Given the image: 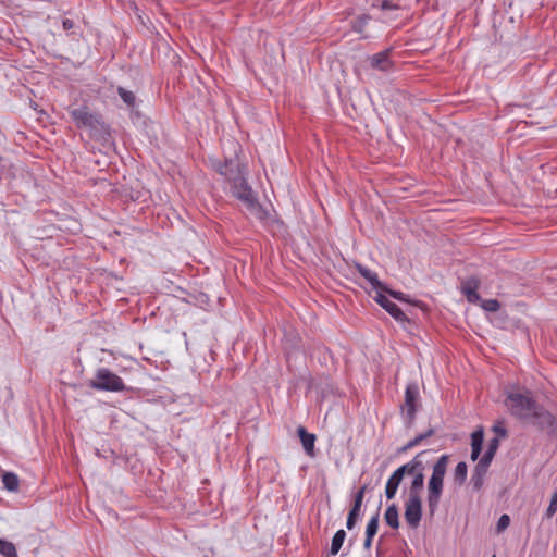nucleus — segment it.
Instances as JSON below:
<instances>
[{
    "mask_svg": "<svg viewBox=\"0 0 557 557\" xmlns=\"http://www.w3.org/2000/svg\"><path fill=\"white\" fill-rule=\"evenodd\" d=\"M505 404L511 414L519 419L529 421L542 429L554 425V417L534 400L531 392H511L507 395Z\"/></svg>",
    "mask_w": 557,
    "mask_h": 557,
    "instance_id": "nucleus-1",
    "label": "nucleus"
},
{
    "mask_svg": "<svg viewBox=\"0 0 557 557\" xmlns=\"http://www.w3.org/2000/svg\"><path fill=\"white\" fill-rule=\"evenodd\" d=\"M448 462L449 456L442 455L433 466L432 474L428 482V506L431 513H433L438 507Z\"/></svg>",
    "mask_w": 557,
    "mask_h": 557,
    "instance_id": "nucleus-2",
    "label": "nucleus"
},
{
    "mask_svg": "<svg viewBox=\"0 0 557 557\" xmlns=\"http://www.w3.org/2000/svg\"><path fill=\"white\" fill-rule=\"evenodd\" d=\"M69 114L77 127L88 128L92 136L102 135L108 132L101 116L91 113L87 107L69 108Z\"/></svg>",
    "mask_w": 557,
    "mask_h": 557,
    "instance_id": "nucleus-3",
    "label": "nucleus"
},
{
    "mask_svg": "<svg viewBox=\"0 0 557 557\" xmlns=\"http://www.w3.org/2000/svg\"><path fill=\"white\" fill-rule=\"evenodd\" d=\"M232 183L233 196L245 205L250 214L255 215L257 219H263L264 211L258 202L251 187L247 184L245 176L236 178Z\"/></svg>",
    "mask_w": 557,
    "mask_h": 557,
    "instance_id": "nucleus-4",
    "label": "nucleus"
},
{
    "mask_svg": "<svg viewBox=\"0 0 557 557\" xmlns=\"http://www.w3.org/2000/svg\"><path fill=\"white\" fill-rule=\"evenodd\" d=\"M89 386L107 392H123L126 388L123 380L107 368H99L96 371L95 379L89 382Z\"/></svg>",
    "mask_w": 557,
    "mask_h": 557,
    "instance_id": "nucleus-5",
    "label": "nucleus"
},
{
    "mask_svg": "<svg viewBox=\"0 0 557 557\" xmlns=\"http://www.w3.org/2000/svg\"><path fill=\"white\" fill-rule=\"evenodd\" d=\"M234 148L235 157L225 158L223 162L219 160L212 161L215 171L231 182L244 177L246 173L245 164H243L237 157V148H239V145L235 143Z\"/></svg>",
    "mask_w": 557,
    "mask_h": 557,
    "instance_id": "nucleus-6",
    "label": "nucleus"
},
{
    "mask_svg": "<svg viewBox=\"0 0 557 557\" xmlns=\"http://www.w3.org/2000/svg\"><path fill=\"white\" fill-rule=\"evenodd\" d=\"M419 405V387L416 383H410L407 385L405 391V403L401 407L403 412H405L406 417L411 423L416 417V412Z\"/></svg>",
    "mask_w": 557,
    "mask_h": 557,
    "instance_id": "nucleus-7",
    "label": "nucleus"
},
{
    "mask_svg": "<svg viewBox=\"0 0 557 557\" xmlns=\"http://www.w3.org/2000/svg\"><path fill=\"white\" fill-rule=\"evenodd\" d=\"M422 518L421 498H409L405 503V520L412 529L419 527Z\"/></svg>",
    "mask_w": 557,
    "mask_h": 557,
    "instance_id": "nucleus-8",
    "label": "nucleus"
},
{
    "mask_svg": "<svg viewBox=\"0 0 557 557\" xmlns=\"http://www.w3.org/2000/svg\"><path fill=\"white\" fill-rule=\"evenodd\" d=\"M367 486H362L355 495L354 505L348 513L346 528L348 530H352L357 523L358 518L360 517L361 506L363 502V496L366 493Z\"/></svg>",
    "mask_w": 557,
    "mask_h": 557,
    "instance_id": "nucleus-9",
    "label": "nucleus"
},
{
    "mask_svg": "<svg viewBox=\"0 0 557 557\" xmlns=\"http://www.w3.org/2000/svg\"><path fill=\"white\" fill-rule=\"evenodd\" d=\"M376 302L384 308L395 320L404 322L407 320L403 310L392 300H389L381 290L377 292L375 297Z\"/></svg>",
    "mask_w": 557,
    "mask_h": 557,
    "instance_id": "nucleus-10",
    "label": "nucleus"
},
{
    "mask_svg": "<svg viewBox=\"0 0 557 557\" xmlns=\"http://www.w3.org/2000/svg\"><path fill=\"white\" fill-rule=\"evenodd\" d=\"M480 286V281L475 277H470L461 283V292L469 302L475 304L480 301V295L476 293Z\"/></svg>",
    "mask_w": 557,
    "mask_h": 557,
    "instance_id": "nucleus-11",
    "label": "nucleus"
},
{
    "mask_svg": "<svg viewBox=\"0 0 557 557\" xmlns=\"http://www.w3.org/2000/svg\"><path fill=\"white\" fill-rule=\"evenodd\" d=\"M389 50H384L375 53L371 58V66L383 72H387L392 69L393 62L389 59Z\"/></svg>",
    "mask_w": 557,
    "mask_h": 557,
    "instance_id": "nucleus-12",
    "label": "nucleus"
},
{
    "mask_svg": "<svg viewBox=\"0 0 557 557\" xmlns=\"http://www.w3.org/2000/svg\"><path fill=\"white\" fill-rule=\"evenodd\" d=\"M297 433L299 435V438H300V442H301L305 453L308 456L313 457L314 456L315 435L307 432V430L304 426H298Z\"/></svg>",
    "mask_w": 557,
    "mask_h": 557,
    "instance_id": "nucleus-13",
    "label": "nucleus"
},
{
    "mask_svg": "<svg viewBox=\"0 0 557 557\" xmlns=\"http://www.w3.org/2000/svg\"><path fill=\"white\" fill-rule=\"evenodd\" d=\"M423 453L418 454L411 461L407 462L406 465H403L401 467L397 468L395 471L397 473L400 472V476L404 479L405 474H411L414 475L419 471H423V463L420 460V456Z\"/></svg>",
    "mask_w": 557,
    "mask_h": 557,
    "instance_id": "nucleus-14",
    "label": "nucleus"
},
{
    "mask_svg": "<svg viewBox=\"0 0 557 557\" xmlns=\"http://www.w3.org/2000/svg\"><path fill=\"white\" fill-rule=\"evenodd\" d=\"M484 441V433L482 429L475 430L471 434V459L473 461L478 460L482 450V445Z\"/></svg>",
    "mask_w": 557,
    "mask_h": 557,
    "instance_id": "nucleus-15",
    "label": "nucleus"
},
{
    "mask_svg": "<svg viewBox=\"0 0 557 557\" xmlns=\"http://www.w3.org/2000/svg\"><path fill=\"white\" fill-rule=\"evenodd\" d=\"M357 270L360 273V275L362 277H364L372 285V287L374 289H376L377 292L384 289V286L379 281L376 273H374L373 271H371L370 269H368L367 267H363L361 264H357Z\"/></svg>",
    "mask_w": 557,
    "mask_h": 557,
    "instance_id": "nucleus-16",
    "label": "nucleus"
},
{
    "mask_svg": "<svg viewBox=\"0 0 557 557\" xmlns=\"http://www.w3.org/2000/svg\"><path fill=\"white\" fill-rule=\"evenodd\" d=\"M424 485V474L423 471H419L413 475V480L411 481L409 487V498H421L420 493Z\"/></svg>",
    "mask_w": 557,
    "mask_h": 557,
    "instance_id": "nucleus-17",
    "label": "nucleus"
},
{
    "mask_svg": "<svg viewBox=\"0 0 557 557\" xmlns=\"http://www.w3.org/2000/svg\"><path fill=\"white\" fill-rule=\"evenodd\" d=\"M384 519L391 528L398 529V527H399L398 508L395 504H392L387 507L385 515H384Z\"/></svg>",
    "mask_w": 557,
    "mask_h": 557,
    "instance_id": "nucleus-18",
    "label": "nucleus"
},
{
    "mask_svg": "<svg viewBox=\"0 0 557 557\" xmlns=\"http://www.w3.org/2000/svg\"><path fill=\"white\" fill-rule=\"evenodd\" d=\"M434 435V429L430 428L426 432L417 435L414 438L409 441L405 446L399 449V453L408 451L409 449L418 446L422 441Z\"/></svg>",
    "mask_w": 557,
    "mask_h": 557,
    "instance_id": "nucleus-19",
    "label": "nucleus"
},
{
    "mask_svg": "<svg viewBox=\"0 0 557 557\" xmlns=\"http://www.w3.org/2000/svg\"><path fill=\"white\" fill-rule=\"evenodd\" d=\"M2 483L8 491L16 492L18 490L20 480L15 473L4 472L2 474Z\"/></svg>",
    "mask_w": 557,
    "mask_h": 557,
    "instance_id": "nucleus-20",
    "label": "nucleus"
},
{
    "mask_svg": "<svg viewBox=\"0 0 557 557\" xmlns=\"http://www.w3.org/2000/svg\"><path fill=\"white\" fill-rule=\"evenodd\" d=\"M467 474H468L467 463L465 461L458 462L455 468V471H454V482L458 486H461L466 482Z\"/></svg>",
    "mask_w": 557,
    "mask_h": 557,
    "instance_id": "nucleus-21",
    "label": "nucleus"
},
{
    "mask_svg": "<svg viewBox=\"0 0 557 557\" xmlns=\"http://www.w3.org/2000/svg\"><path fill=\"white\" fill-rule=\"evenodd\" d=\"M345 539H346V532L344 530H338L334 534V536L332 539L331 550H330L331 555H336L339 552Z\"/></svg>",
    "mask_w": 557,
    "mask_h": 557,
    "instance_id": "nucleus-22",
    "label": "nucleus"
},
{
    "mask_svg": "<svg viewBox=\"0 0 557 557\" xmlns=\"http://www.w3.org/2000/svg\"><path fill=\"white\" fill-rule=\"evenodd\" d=\"M0 555L3 557H17L15 545L12 542L0 539Z\"/></svg>",
    "mask_w": 557,
    "mask_h": 557,
    "instance_id": "nucleus-23",
    "label": "nucleus"
},
{
    "mask_svg": "<svg viewBox=\"0 0 557 557\" xmlns=\"http://www.w3.org/2000/svg\"><path fill=\"white\" fill-rule=\"evenodd\" d=\"M369 21H370V16L367 14L357 16L352 21V29L355 32L361 34L364 30L366 26L368 25Z\"/></svg>",
    "mask_w": 557,
    "mask_h": 557,
    "instance_id": "nucleus-24",
    "label": "nucleus"
},
{
    "mask_svg": "<svg viewBox=\"0 0 557 557\" xmlns=\"http://www.w3.org/2000/svg\"><path fill=\"white\" fill-rule=\"evenodd\" d=\"M379 518H380V515H379V511L369 520L368 524H367V529H366V535L367 536H372L374 537V535L376 534L377 532V529H379Z\"/></svg>",
    "mask_w": 557,
    "mask_h": 557,
    "instance_id": "nucleus-25",
    "label": "nucleus"
},
{
    "mask_svg": "<svg viewBox=\"0 0 557 557\" xmlns=\"http://www.w3.org/2000/svg\"><path fill=\"white\" fill-rule=\"evenodd\" d=\"M117 92H119L120 97L122 98V100L127 106H134V103H135V95L132 91L126 90V89H124L122 87H119Z\"/></svg>",
    "mask_w": 557,
    "mask_h": 557,
    "instance_id": "nucleus-26",
    "label": "nucleus"
},
{
    "mask_svg": "<svg viewBox=\"0 0 557 557\" xmlns=\"http://www.w3.org/2000/svg\"><path fill=\"white\" fill-rule=\"evenodd\" d=\"M556 511H557V490L552 495L549 505H548V507L546 509V512H545L544 517L546 519H550L556 513Z\"/></svg>",
    "mask_w": 557,
    "mask_h": 557,
    "instance_id": "nucleus-27",
    "label": "nucleus"
},
{
    "mask_svg": "<svg viewBox=\"0 0 557 557\" xmlns=\"http://www.w3.org/2000/svg\"><path fill=\"white\" fill-rule=\"evenodd\" d=\"M482 308L485 310V311H488V312H496L499 310L500 308V304L498 300L496 299H487V300H482V304H481Z\"/></svg>",
    "mask_w": 557,
    "mask_h": 557,
    "instance_id": "nucleus-28",
    "label": "nucleus"
},
{
    "mask_svg": "<svg viewBox=\"0 0 557 557\" xmlns=\"http://www.w3.org/2000/svg\"><path fill=\"white\" fill-rule=\"evenodd\" d=\"M509 523H510V517L506 513L502 515L497 521L496 531L498 533H502L509 527Z\"/></svg>",
    "mask_w": 557,
    "mask_h": 557,
    "instance_id": "nucleus-29",
    "label": "nucleus"
},
{
    "mask_svg": "<svg viewBox=\"0 0 557 557\" xmlns=\"http://www.w3.org/2000/svg\"><path fill=\"white\" fill-rule=\"evenodd\" d=\"M484 478L485 475H482V474H478V473H472V476H471V483H472V486H473V490L475 491H480L484 484Z\"/></svg>",
    "mask_w": 557,
    "mask_h": 557,
    "instance_id": "nucleus-30",
    "label": "nucleus"
},
{
    "mask_svg": "<svg viewBox=\"0 0 557 557\" xmlns=\"http://www.w3.org/2000/svg\"><path fill=\"white\" fill-rule=\"evenodd\" d=\"M401 481H403V478L400 476V472L397 473L396 471H394L393 474L387 480L386 484L389 485L391 487L398 490Z\"/></svg>",
    "mask_w": 557,
    "mask_h": 557,
    "instance_id": "nucleus-31",
    "label": "nucleus"
},
{
    "mask_svg": "<svg viewBox=\"0 0 557 557\" xmlns=\"http://www.w3.org/2000/svg\"><path fill=\"white\" fill-rule=\"evenodd\" d=\"M372 7H376L375 3L372 4ZM377 8H380L381 10H397L399 8V5L394 2L393 0H383L381 1L380 4H377Z\"/></svg>",
    "mask_w": 557,
    "mask_h": 557,
    "instance_id": "nucleus-32",
    "label": "nucleus"
},
{
    "mask_svg": "<svg viewBox=\"0 0 557 557\" xmlns=\"http://www.w3.org/2000/svg\"><path fill=\"white\" fill-rule=\"evenodd\" d=\"M492 430L494 433H496V435H497L496 437H498V438L499 437L505 438L507 436V430L500 422L494 424Z\"/></svg>",
    "mask_w": 557,
    "mask_h": 557,
    "instance_id": "nucleus-33",
    "label": "nucleus"
},
{
    "mask_svg": "<svg viewBox=\"0 0 557 557\" xmlns=\"http://www.w3.org/2000/svg\"><path fill=\"white\" fill-rule=\"evenodd\" d=\"M498 447H499V438L498 437H493L488 442V446H487L486 451L493 453L495 455L497 449H498Z\"/></svg>",
    "mask_w": 557,
    "mask_h": 557,
    "instance_id": "nucleus-34",
    "label": "nucleus"
},
{
    "mask_svg": "<svg viewBox=\"0 0 557 557\" xmlns=\"http://www.w3.org/2000/svg\"><path fill=\"white\" fill-rule=\"evenodd\" d=\"M494 456L495 455L493 453L485 451L483 457L479 460V462L483 463L486 467H490Z\"/></svg>",
    "mask_w": 557,
    "mask_h": 557,
    "instance_id": "nucleus-35",
    "label": "nucleus"
},
{
    "mask_svg": "<svg viewBox=\"0 0 557 557\" xmlns=\"http://www.w3.org/2000/svg\"><path fill=\"white\" fill-rule=\"evenodd\" d=\"M490 467L484 466L483 463L479 462L476 463L473 472L482 475H486Z\"/></svg>",
    "mask_w": 557,
    "mask_h": 557,
    "instance_id": "nucleus-36",
    "label": "nucleus"
},
{
    "mask_svg": "<svg viewBox=\"0 0 557 557\" xmlns=\"http://www.w3.org/2000/svg\"><path fill=\"white\" fill-rule=\"evenodd\" d=\"M383 290H386L393 298L395 299H398V300H401V301H405V295L401 293V292H393V290H388L384 287Z\"/></svg>",
    "mask_w": 557,
    "mask_h": 557,
    "instance_id": "nucleus-37",
    "label": "nucleus"
},
{
    "mask_svg": "<svg viewBox=\"0 0 557 557\" xmlns=\"http://www.w3.org/2000/svg\"><path fill=\"white\" fill-rule=\"evenodd\" d=\"M396 493H397L396 488L391 487L389 485L386 484L385 495H386L387 499H393L395 497Z\"/></svg>",
    "mask_w": 557,
    "mask_h": 557,
    "instance_id": "nucleus-38",
    "label": "nucleus"
},
{
    "mask_svg": "<svg viewBox=\"0 0 557 557\" xmlns=\"http://www.w3.org/2000/svg\"><path fill=\"white\" fill-rule=\"evenodd\" d=\"M62 25H63V28L65 30H70L74 27V22L72 20H69V18H65L63 22H62Z\"/></svg>",
    "mask_w": 557,
    "mask_h": 557,
    "instance_id": "nucleus-39",
    "label": "nucleus"
},
{
    "mask_svg": "<svg viewBox=\"0 0 557 557\" xmlns=\"http://www.w3.org/2000/svg\"><path fill=\"white\" fill-rule=\"evenodd\" d=\"M372 540H373L372 536H367L366 535L364 543H363V546H364L366 549H370V547L372 545Z\"/></svg>",
    "mask_w": 557,
    "mask_h": 557,
    "instance_id": "nucleus-40",
    "label": "nucleus"
}]
</instances>
